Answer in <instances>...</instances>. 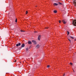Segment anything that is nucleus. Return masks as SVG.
Segmentation results:
<instances>
[{
    "label": "nucleus",
    "mask_w": 76,
    "mask_h": 76,
    "mask_svg": "<svg viewBox=\"0 0 76 76\" xmlns=\"http://www.w3.org/2000/svg\"><path fill=\"white\" fill-rule=\"evenodd\" d=\"M64 75H65V74H64V76H64Z\"/></svg>",
    "instance_id": "a878e982"
},
{
    "label": "nucleus",
    "mask_w": 76,
    "mask_h": 76,
    "mask_svg": "<svg viewBox=\"0 0 76 76\" xmlns=\"http://www.w3.org/2000/svg\"><path fill=\"white\" fill-rule=\"evenodd\" d=\"M67 32L68 33V35L69 34V32L68 31H67Z\"/></svg>",
    "instance_id": "f3484780"
},
{
    "label": "nucleus",
    "mask_w": 76,
    "mask_h": 76,
    "mask_svg": "<svg viewBox=\"0 0 76 76\" xmlns=\"http://www.w3.org/2000/svg\"><path fill=\"white\" fill-rule=\"evenodd\" d=\"M62 22L64 24H65L66 23V21H65V20H62Z\"/></svg>",
    "instance_id": "20e7f679"
},
{
    "label": "nucleus",
    "mask_w": 76,
    "mask_h": 76,
    "mask_svg": "<svg viewBox=\"0 0 76 76\" xmlns=\"http://www.w3.org/2000/svg\"><path fill=\"white\" fill-rule=\"evenodd\" d=\"M75 41H76V39H75Z\"/></svg>",
    "instance_id": "b1692460"
},
{
    "label": "nucleus",
    "mask_w": 76,
    "mask_h": 76,
    "mask_svg": "<svg viewBox=\"0 0 76 76\" xmlns=\"http://www.w3.org/2000/svg\"><path fill=\"white\" fill-rule=\"evenodd\" d=\"M48 27H46L45 28V29H48Z\"/></svg>",
    "instance_id": "4be33fe9"
},
{
    "label": "nucleus",
    "mask_w": 76,
    "mask_h": 76,
    "mask_svg": "<svg viewBox=\"0 0 76 76\" xmlns=\"http://www.w3.org/2000/svg\"><path fill=\"white\" fill-rule=\"evenodd\" d=\"M36 7H37V6H36Z\"/></svg>",
    "instance_id": "c85d7f7f"
},
{
    "label": "nucleus",
    "mask_w": 76,
    "mask_h": 76,
    "mask_svg": "<svg viewBox=\"0 0 76 76\" xmlns=\"http://www.w3.org/2000/svg\"><path fill=\"white\" fill-rule=\"evenodd\" d=\"M28 44H32V42L31 41H28Z\"/></svg>",
    "instance_id": "423d86ee"
},
{
    "label": "nucleus",
    "mask_w": 76,
    "mask_h": 76,
    "mask_svg": "<svg viewBox=\"0 0 76 76\" xmlns=\"http://www.w3.org/2000/svg\"><path fill=\"white\" fill-rule=\"evenodd\" d=\"M28 48H27L26 49V51H28Z\"/></svg>",
    "instance_id": "4468645a"
},
{
    "label": "nucleus",
    "mask_w": 76,
    "mask_h": 76,
    "mask_svg": "<svg viewBox=\"0 0 76 76\" xmlns=\"http://www.w3.org/2000/svg\"><path fill=\"white\" fill-rule=\"evenodd\" d=\"M20 43H19L18 44H17L16 45L17 47H18V46H20Z\"/></svg>",
    "instance_id": "39448f33"
},
{
    "label": "nucleus",
    "mask_w": 76,
    "mask_h": 76,
    "mask_svg": "<svg viewBox=\"0 0 76 76\" xmlns=\"http://www.w3.org/2000/svg\"><path fill=\"white\" fill-rule=\"evenodd\" d=\"M28 13V11H26V15H27Z\"/></svg>",
    "instance_id": "2eb2a0df"
},
{
    "label": "nucleus",
    "mask_w": 76,
    "mask_h": 76,
    "mask_svg": "<svg viewBox=\"0 0 76 76\" xmlns=\"http://www.w3.org/2000/svg\"><path fill=\"white\" fill-rule=\"evenodd\" d=\"M40 38H41V35H40L38 36V40H39V41L40 40Z\"/></svg>",
    "instance_id": "6e6552de"
},
{
    "label": "nucleus",
    "mask_w": 76,
    "mask_h": 76,
    "mask_svg": "<svg viewBox=\"0 0 76 76\" xmlns=\"http://www.w3.org/2000/svg\"><path fill=\"white\" fill-rule=\"evenodd\" d=\"M69 41V42H71V40L69 39H68Z\"/></svg>",
    "instance_id": "a211bd4d"
},
{
    "label": "nucleus",
    "mask_w": 76,
    "mask_h": 76,
    "mask_svg": "<svg viewBox=\"0 0 76 76\" xmlns=\"http://www.w3.org/2000/svg\"><path fill=\"white\" fill-rule=\"evenodd\" d=\"M16 60L15 61V62H16Z\"/></svg>",
    "instance_id": "393cba45"
},
{
    "label": "nucleus",
    "mask_w": 76,
    "mask_h": 76,
    "mask_svg": "<svg viewBox=\"0 0 76 76\" xmlns=\"http://www.w3.org/2000/svg\"><path fill=\"white\" fill-rule=\"evenodd\" d=\"M73 23L74 26H76V20H75L73 21Z\"/></svg>",
    "instance_id": "f257e3e1"
},
{
    "label": "nucleus",
    "mask_w": 76,
    "mask_h": 76,
    "mask_svg": "<svg viewBox=\"0 0 76 76\" xmlns=\"http://www.w3.org/2000/svg\"><path fill=\"white\" fill-rule=\"evenodd\" d=\"M39 47V45H37L36 48H38Z\"/></svg>",
    "instance_id": "1a4fd4ad"
},
{
    "label": "nucleus",
    "mask_w": 76,
    "mask_h": 76,
    "mask_svg": "<svg viewBox=\"0 0 76 76\" xmlns=\"http://www.w3.org/2000/svg\"><path fill=\"white\" fill-rule=\"evenodd\" d=\"M32 42H33L34 44H37V42H36V41L35 40H32Z\"/></svg>",
    "instance_id": "7ed1b4c3"
},
{
    "label": "nucleus",
    "mask_w": 76,
    "mask_h": 76,
    "mask_svg": "<svg viewBox=\"0 0 76 76\" xmlns=\"http://www.w3.org/2000/svg\"><path fill=\"white\" fill-rule=\"evenodd\" d=\"M34 32H36V31H34Z\"/></svg>",
    "instance_id": "bb28decb"
},
{
    "label": "nucleus",
    "mask_w": 76,
    "mask_h": 76,
    "mask_svg": "<svg viewBox=\"0 0 76 76\" xmlns=\"http://www.w3.org/2000/svg\"><path fill=\"white\" fill-rule=\"evenodd\" d=\"M74 6L76 7V1H75L74 2Z\"/></svg>",
    "instance_id": "0eeeda50"
},
{
    "label": "nucleus",
    "mask_w": 76,
    "mask_h": 76,
    "mask_svg": "<svg viewBox=\"0 0 76 76\" xmlns=\"http://www.w3.org/2000/svg\"><path fill=\"white\" fill-rule=\"evenodd\" d=\"M36 57H37V56H36Z\"/></svg>",
    "instance_id": "cd10ccee"
},
{
    "label": "nucleus",
    "mask_w": 76,
    "mask_h": 76,
    "mask_svg": "<svg viewBox=\"0 0 76 76\" xmlns=\"http://www.w3.org/2000/svg\"><path fill=\"white\" fill-rule=\"evenodd\" d=\"M53 12L54 13H56L57 12V11L56 10H54Z\"/></svg>",
    "instance_id": "9b49d317"
},
{
    "label": "nucleus",
    "mask_w": 76,
    "mask_h": 76,
    "mask_svg": "<svg viewBox=\"0 0 76 76\" xmlns=\"http://www.w3.org/2000/svg\"><path fill=\"white\" fill-rule=\"evenodd\" d=\"M17 19H16L15 21V22H17Z\"/></svg>",
    "instance_id": "dca6fc26"
},
{
    "label": "nucleus",
    "mask_w": 76,
    "mask_h": 76,
    "mask_svg": "<svg viewBox=\"0 0 76 76\" xmlns=\"http://www.w3.org/2000/svg\"><path fill=\"white\" fill-rule=\"evenodd\" d=\"M58 3L59 4H62L61 3H60V2H58Z\"/></svg>",
    "instance_id": "f8f14e48"
},
{
    "label": "nucleus",
    "mask_w": 76,
    "mask_h": 76,
    "mask_svg": "<svg viewBox=\"0 0 76 76\" xmlns=\"http://www.w3.org/2000/svg\"><path fill=\"white\" fill-rule=\"evenodd\" d=\"M25 47V44H23L21 45V47H20L19 48V49H21L22 48L24 47Z\"/></svg>",
    "instance_id": "f03ea898"
},
{
    "label": "nucleus",
    "mask_w": 76,
    "mask_h": 76,
    "mask_svg": "<svg viewBox=\"0 0 76 76\" xmlns=\"http://www.w3.org/2000/svg\"><path fill=\"white\" fill-rule=\"evenodd\" d=\"M59 23H61V21L59 20Z\"/></svg>",
    "instance_id": "aec40b11"
},
{
    "label": "nucleus",
    "mask_w": 76,
    "mask_h": 76,
    "mask_svg": "<svg viewBox=\"0 0 76 76\" xmlns=\"http://www.w3.org/2000/svg\"><path fill=\"white\" fill-rule=\"evenodd\" d=\"M58 4H57L56 3H55L54 4V6H57V5H58Z\"/></svg>",
    "instance_id": "9d476101"
},
{
    "label": "nucleus",
    "mask_w": 76,
    "mask_h": 76,
    "mask_svg": "<svg viewBox=\"0 0 76 76\" xmlns=\"http://www.w3.org/2000/svg\"><path fill=\"white\" fill-rule=\"evenodd\" d=\"M70 64H72V63H70Z\"/></svg>",
    "instance_id": "5701e85b"
},
{
    "label": "nucleus",
    "mask_w": 76,
    "mask_h": 76,
    "mask_svg": "<svg viewBox=\"0 0 76 76\" xmlns=\"http://www.w3.org/2000/svg\"><path fill=\"white\" fill-rule=\"evenodd\" d=\"M70 38H72V39H74V37H72L71 36L70 37Z\"/></svg>",
    "instance_id": "ddd939ff"
},
{
    "label": "nucleus",
    "mask_w": 76,
    "mask_h": 76,
    "mask_svg": "<svg viewBox=\"0 0 76 76\" xmlns=\"http://www.w3.org/2000/svg\"><path fill=\"white\" fill-rule=\"evenodd\" d=\"M20 31H21V32H24L25 31H22V30H21Z\"/></svg>",
    "instance_id": "412c9836"
},
{
    "label": "nucleus",
    "mask_w": 76,
    "mask_h": 76,
    "mask_svg": "<svg viewBox=\"0 0 76 76\" xmlns=\"http://www.w3.org/2000/svg\"><path fill=\"white\" fill-rule=\"evenodd\" d=\"M50 67V66H49V65H48V66H47V67H48V68Z\"/></svg>",
    "instance_id": "6ab92c4d"
}]
</instances>
